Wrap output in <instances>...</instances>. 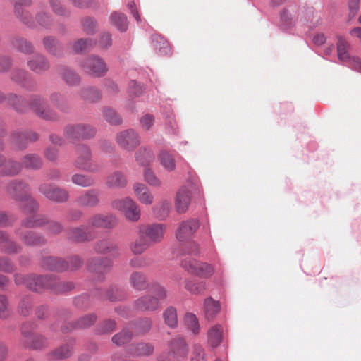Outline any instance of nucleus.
Returning <instances> with one entry per match:
<instances>
[{
  "label": "nucleus",
  "instance_id": "1",
  "mask_svg": "<svg viewBox=\"0 0 361 361\" xmlns=\"http://www.w3.org/2000/svg\"><path fill=\"white\" fill-rule=\"evenodd\" d=\"M8 192L16 200L21 202V207L26 212L35 211L38 208V204L29 195L28 185L20 180L10 183Z\"/></svg>",
  "mask_w": 361,
  "mask_h": 361
},
{
  "label": "nucleus",
  "instance_id": "2",
  "mask_svg": "<svg viewBox=\"0 0 361 361\" xmlns=\"http://www.w3.org/2000/svg\"><path fill=\"white\" fill-rule=\"evenodd\" d=\"M114 209L121 211L125 217L133 222L140 218V209L137 204L130 197L117 199L112 202Z\"/></svg>",
  "mask_w": 361,
  "mask_h": 361
},
{
  "label": "nucleus",
  "instance_id": "3",
  "mask_svg": "<svg viewBox=\"0 0 361 361\" xmlns=\"http://www.w3.org/2000/svg\"><path fill=\"white\" fill-rule=\"evenodd\" d=\"M83 71L93 77L104 76L108 71L104 60L98 56H90L85 58L80 64Z\"/></svg>",
  "mask_w": 361,
  "mask_h": 361
},
{
  "label": "nucleus",
  "instance_id": "4",
  "mask_svg": "<svg viewBox=\"0 0 361 361\" xmlns=\"http://www.w3.org/2000/svg\"><path fill=\"white\" fill-rule=\"evenodd\" d=\"M78 157L74 162L75 166L80 170L90 173H97L99 167L91 161L92 154L90 149L85 145H80L77 148Z\"/></svg>",
  "mask_w": 361,
  "mask_h": 361
},
{
  "label": "nucleus",
  "instance_id": "5",
  "mask_svg": "<svg viewBox=\"0 0 361 361\" xmlns=\"http://www.w3.org/2000/svg\"><path fill=\"white\" fill-rule=\"evenodd\" d=\"M182 266L189 273L201 277H209L214 272V267L211 264L192 259H185L182 262Z\"/></svg>",
  "mask_w": 361,
  "mask_h": 361
},
{
  "label": "nucleus",
  "instance_id": "6",
  "mask_svg": "<svg viewBox=\"0 0 361 361\" xmlns=\"http://www.w3.org/2000/svg\"><path fill=\"white\" fill-rule=\"evenodd\" d=\"M171 349L170 352L163 353L159 361H180L185 357L188 352L185 343L181 338H176L171 341Z\"/></svg>",
  "mask_w": 361,
  "mask_h": 361
},
{
  "label": "nucleus",
  "instance_id": "7",
  "mask_svg": "<svg viewBox=\"0 0 361 361\" xmlns=\"http://www.w3.org/2000/svg\"><path fill=\"white\" fill-rule=\"evenodd\" d=\"M151 244L157 243L162 240L164 236L166 226L161 224L140 225L137 227Z\"/></svg>",
  "mask_w": 361,
  "mask_h": 361
},
{
  "label": "nucleus",
  "instance_id": "8",
  "mask_svg": "<svg viewBox=\"0 0 361 361\" xmlns=\"http://www.w3.org/2000/svg\"><path fill=\"white\" fill-rule=\"evenodd\" d=\"M88 226L94 228H112L118 224V219L113 214H97L89 218Z\"/></svg>",
  "mask_w": 361,
  "mask_h": 361
},
{
  "label": "nucleus",
  "instance_id": "9",
  "mask_svg": "<svg viewBox=\"0 0 361 361\" xmlns=\"http://www.w3.org/2000/svg\"><path fill=\"white\" fill-rule=\"evenodd\" d=\"M116 140L119 147L127 151L133 150L140 144L138 135L131 129L118 133Z\"/></svg>",
  "mask_w": 361,
  "mask_h": 361
},
{
  "label": "nucleus",
  "instance_id": "10",
  "mask_svg": "<svg viewBox=\"0 0 361 361\" xmlns=\"http://www.w3.org/2000/svg\"><path fill=\"white\" fill-rule=\"evenodd\" d=\"M39 190L47 198L57 202H66L69 197L67 190L49 184H42Z\"/></svg>",
  "mask_w": 361,
  "mask_h": 361
},
{
  "label": "nucleus",
  "instance_id": "11",
  "mask_svg": "<svg viewBox=\"0 0 361 361\" xmlns=\"http://www.w3.org/2000/svg\"><path fill=\"white\" fill-rule=\"evenodd\" d=\"M200 226L197 219H189L183 221L176 231V238L180 241H185L190 238Z\"/></svg>",
  "mask_w": 361,
  "mask_h": 361
},
{
  "label": "nucleus",
  "instance_id": "12",
  "mask_svg": "<svg viewBox=\"0 0 361 361\" xmlns=\"http://www.w3.org/2000/svg\"><path fill=\"white\" fill-rule=\"evenodd\" d=\"M68 237L69 239L79 243L91 241L95 238L96 233L88 225L87 226H81L71 229L68 231Z\"/></svg>",
  "mask_w": 361,
  "mask_h": 361
},
{
  "label": "nucleus",
  "instance_id": "13",
  "mask_svg": "<svg viewBox=\"0 0 361 361\" xmlns=\"http://www.w3.org/2000/svg\"><path fill=\"white\" fill-rule=\"evenodd\" d=\"M27 287L33 291H41L44 288H54L56 282L51 277L29 275Z\"/></svg>",
  "mask_w": 361,
  "mask_h": 361
},
{
  "label": "nucleus",
  "instance_id": "14",
  "mask_svg": "<svg viewBox=\"0 0 361 361\" xmlns=\"http://www.w3.org/2000/svg\"><path fill=\"white\" fill-rule=\"evenodd\" d=\"M45 223L47 224V228L49 232L53 234L59 233L62 230V226L54 221H47L44 216H32L30 219L25 220L23 224L25 227H34L44 225Z\"/></svg>",
  "mask_w": 361,
  "mask_h": 361
},
{
  "label": "nucleus",
  "instance_id": "15",
  "mask_svg": "<svg viewBox=\"0 0 361 361\" xmlns=\"http://www.w3.org/2000/svg\"><path fill=\"white\" fill-rule=\"evenodd\" d=\"M99 192L96 189H90L85 191L75 200V202L80 207H94L99 203Z\"/></svg>",
  "mask_w": 361,
  "mask_h": 361
},
{
  "label": "nucleus",
  "instance_id": "16",
  "mask_svg": "<svg viewBox=\"0 0 361 361\" xmlns=\"http://www.w3.org/2000/svg\"><path fill=\"white\" fill-rule=\"evenodd\" d=\"M31 107L40 117L52 120L56 118V114L47 108L44 99L39 96H34L31 99Z\"/></svg>",
  "mask_w": 361,
  "mask_h": 361
},
{
  "label": "nucleus",
  "instance_id": "17",
  "mask_svg": "<svg viewBox=\"0 0 361 361\" xmlns=\"http://www.w3.org/2000/svg\"><path fill=\"white\" fill-rule=\"evenodd\" d=\"M135 306L142 311H155L159 308L160 305L154 296L146 295L136 300Z\"/></svg>",
  "mask_w": 361,
  "mask_h": 361
},
{
  "label": "nucleus",
  "instance_id": "18",
  "mask_svg": "<svg viewBox=\"0 0 361 361\" xmlns=\"http://www.w3.org/2000/svg\"><path fill=\"white\" fill-rule=\"evenodd\" d=\"M133 191L137 199L144 204L150 205L154 202V195L143 183H136L133 185Z\"/></svg>",
  "mask_w": 361,
  "mask_h": 361
},
{
  "label": "nucleus",
  "instance_id": "19",
  "mask_svg": "<svg viewBox=\"0 0 361 361\" xmlns=\"http://www.w3.org/2000/svg\"><path fill=\"white\" fill-rule=\"evenodd\" d=\"M176 152H171L166 149L160 151L158 159L161 166L168 171L173 172L176 169Z\"/></svg>",
  "mask_w": 361,
  "mask_h": 361
},
{
  "label": "nucleus",
  "instance_id": "20",
  "mask_svg": "<svg viewBox=\"0 0 361 361\" xmlns=\"http://www.w3.org/2000/svg\"><path fill=\"white\" fill-rule=\"evenodd\" d=\"M190 202V192L185 187L181 188L176 193V209L181 214L185 212Z\"/></svg>",
  "mask_w": 361,
  "mask_h": 361
},
{
  "label": "nucleus",
  "instance_id": "21",
  "mask_svg": "<svg viewBox=\"0 0 361 361\" xmlns=\"http://www.w3.org/2000/svg\"><path fill=\"white\" fill-rule=\"evenodd\" d=\"M137 234V238L130 245V249L134 255L142 254L152 245L147 238L143 233H141V231L138 228Z\"/></svg>",
  "mask_w": 361,
  "mask_h": 361
},
{
  "label": "nucleus",
  "instance_id": "22",
  "mask_svg": "<svg viewBox=\"0 0 361 361\" xmlns=\"http://www.w3.org/2000/svg\"><path fill=\"white\" fill-rule=\"evenodd\" d=\"M112 262L110 259L104 257L94 258L90 260L88 269L90 271L103 274L108 271L111 267Z\"/></svg>",
  "mask_w": 361,
  "mask_h": 361
},
{
  "label": "nucleus",
  "instance_id": "23",
  "mask_svg": "<svg viewBox=\"0 0 361 361\" xmlns=\"http://www.w3.org/2000/svg\"><path fill=\"white\" fill-rule=\"evenodd\" d=\"M94 250L97 252L102 254H111L113 255H118L119 254L118 245L108 239H103L97 242Z\"/></svg>",
  "mask_w": 361,
  "mask_h": 361
},
{
  "label": "nucleus",
  "instance_id": "24",
  "mask_svg": "<svg viewBox=\"0 0 361 361\" xmlns=\"http://www.w3.org/2000/svg\"><path fill=\"white\" fill-rule=\"evenodd\" d=\"M38 139V135L33 132L17 133L13 135L12 142L18 149L25 148L29 142H35Z\"/></svg>",
  "mask_w": 361,
  "mask_h": 361
},
{
  "label": "nucleus",
  "instance_id": "25",
  "mask_svg": "<svg viewBox=\"0 0 361 361\" xmlns=\"http://www.w3.org/2000/svg\"><path fill=\"white\" fill-rule=\"evenodd\" d=\"M126 184V177L121 171H114L106 177V185L109 188H123Z\"/></svg>",
  "mask_w": 361,
  "mask_h": 361
},
{
  "label": "nucleus",
  "instance_id": "26",
  "mask_svg": "<svg viewBox=\"0 0 361 361\" xmlns=\"http://www.w3.org/2000/svg\"><path fill=\"white\" fill-rule=\"evenodd\" d=\"M29 68L37 73H42L49 68L47 59L41 54L36 55L27 62Z\"/></svg>",
  "mask_w": 361,
  "mask_h": 361
},
{
  "label": "nucleus",
  "instance_id": "27",
  "mask_svg": "<svg viewBox=\"0 0 361 361\" xmlns=\"http://www.w3.org/2000/svg\"><path fill=\"white\" fill-rule=\"evenodd\" d=\"M223 338V327L220 324L212 326L207 332L208 343L213 348L220 345Z\"/></svg>",
  "mask_w": 361,
  "mask_h": 361
},
{
  "label": "nucleus",
  "instance_id": "28",
  "mask_svg": "<svg viewBox=\"0 0 361 361\" xmlns=\"http://www.w3.org/2000/svg\"><path fill=\"white\" fill-rule=\"evenodd\" d=\"M43 266L47 269L56 271H63L68 268V265L66 262L54 257L44 258Z\"/></svg>",
  "mask_w": 361,
  "mask_h": 361
},
{
  "label": "nucleus",
  "instance_id": "29",
  "mask_svg": "<svg viewBox=\"0 0 361 361\" xmlns=\"http://www.w3.org/2000/svg\"><path fill=\"white\" fill-rule=\"evenodd\" d=\"M43 45L47 52L53 56H60L62 47L59 41L53 37H46L43 39Z\"/></svg>",
  "mask_w": 361,
  "mask_h": 361
},
{
  "label": "nucleus",
  "instance_id": "30",
  "mask_svg": "<svg viewBox=\"0 0 361 361\" xmlns=\"http://www.w3.org/2000/svg\"><path fill=\"white\" fill-rule=\"evenodd\" d=\"M110 23L121 32H126L128 29V22L125 14L114 12L109 18Z\"/></svg>",
  "mask_w": 361,
  "mask_h": 361
},
{
  "label": "nucleus",
  "instance_id": "31",
  "mask_svg": "<svg viewBox=\"0 0 361 361\" xmlns=\"http://www.w3.org/2000/svg\"><path fill=\"white\" fill-rule=\"evenodd\" d=\"M130 282L134 288L140 290H145L148 286L145 275L139 271H135L130 275Z\"/></svg>",
  "mask_w": 361,
  "mask_h": 361
},
{
  "label": "nucleus",
  "instance_id": "32",
  "mask_svg": "<svg viewBox=\"0 0 361 361\" xmlns=\"http://www.w3.org/2000/svg\"><path fill=\"white\" fill-rule=\"evenodd\" d=\"M0 247L8 253H17L20 250V247L11 241L8 235L2 231H0Z\"/></svg>",
  "mask_w": 361,
  "mask_h": 361
},
{
  "label": "nucleus",
  "instance_id": "33",
  "mask_svg": "<svg viewBox=\"0 0 361 361\" xmlns=\"http://www.w3.org/2000/svg\"><path fill=\"white\" fill-rule=\"evenodd\" d=\"M220 304L212 298H207L204 301V312L206 318L212 319L219 312Z\"/></svg>",
  "mask_w": 361,
  "mask_h": 361
},
{
  "label": "nucleus",
  "instance_id": "34",
  "mask_svg": "<svg viewBox=\"0 0 361 361\" xmlns=\"http://www.w3.org/2000/svg\"><path fill=\"white\" fill-rule=\"evenodd\" d=\"M22 162L25 167L31 169H39L42 166V161L41 158L35 154L25 155L23 158Z\"/></svg>",
  "mask_w": 361,
  "mask_h": 361
},
{
  "label": "nucleus",
  "instance_id": "35",
  "mask_svg": "<svg viewBox=\"0 0 361 361\" xmlns=\"http://www.w3.org/2000/svg\"><path fill=\"white\" fill-rule=\"evenodd\" d=\"M71 181L75 185L82 188H87L93 185L95 183L94 179L88 175L75 173L72 176Z\"/></svg>",
  "mask_w": 361,
  "mask_h": 361
},
{
  "label": "nucleus",
  "instance_id": "36",
  "mask_svg": "<svg viewBox=\"0 0 361 361\" xmlns=\"http://www.w3.org/2000/svg\"><path fill=\"white\" fill-rule=\"evenodd\" d=\"M348 48L349 44L348 42L342 37H339L338 38L337 42V53L338 57L340 60L346 61L348 60H350L349 54H348Z\"/></svg>",
  "mask_w": 361,
  "mask_h": 361
},
{
  "label": "nucleus",
  "instance_id": "37",
  "mask_svg": "<svg viewBox=\"0 0 361 361\" xmlns=\"http://www.w3.org/2000/svg\"><path fill=\"white\" fill-rule=\"evenodd\" d=\"M30 0H16L15 2V11L18 17L25 23L29 24L30 16L27 12L22 10L21 6L23 5L27 6L30 4Z\"/></svg>",
  "mask_w": 361,
  "mask_h": 361
},
{
  "label": "nucleus",
  "instance_id": "38",
  "mask_svg": "<svg viewBox=\"0 0 361 361\" xmlns=\"http://www.w3.org/2000/svg\"><path fill=\"white\" fill-rule=\"evenodd\" d=\"M73 353V347L71 345H62L53 350L51 354L52 360H62L69 357Z\"/></svg>",
  "mask_w": 361,
  "mask_h": 361
},
{
  "label": "nucleus",
  "instance_id": "39",
  "mask_svg": "<svg viewBox=\"0 0 361 361\" xmlns=\"http://www.w3.org/2000/svg\"><path fill=\"white\" fill-rule=\"evenodd\" d=\"M81 130H82V128L79 127V124L70 125L65 128L64 135L66 139L73 142L82 139Z\"/></svg>",
  "mask_w": 361,
  "mask_h": 361
},
{
  "label": "nucleus",
  "instance_id": "40",
  "mask_svg": "<svg viewBox=\"0 0 361 361\" xmlns=\"http://www.w3.org/2000/svg\"><path fill=\"white\" fill-rule=\"evenodd\" d=\"M12 43L18 50L24 54H29L34 51L32 44L23 37L15 38Z\"/></svg>",
  "mask_w": 361,
  "mask_h": 361
},
{
  "label": "nucleus",
  "instance_id": "41",
  "mask_svg": "<svg viewBox=\"0 0 361 361\" xmlns=\"http://www.w3.org/2000/svg\"><path fill=\"white\" fill-rule=\"evenodd\" d=\"M163 317L166 325L169 327L174 328L178 324V317L176 310L173 307L166 308L164 313Z\"/></svg>",
  "mask_w": 361,
  "mask_h": 361
},
{
  "label": "nucleus",
  "instance_id": "42",
  "mask_svg": "<svg viewBox=\"0 0 361 361\" xmlns=\"http://www.w3.org/2000/svg\"><path fill=\"white\" fill-rule=\"evenodd\" d=\"M26 342L34 348H41L47 345V340L42 336L35 334H30L25 336Z\"/></svg>",
  "mask_w": 361,
  "mask_h": 361
},
{
  "label": "nucleus",
  "instance_id": "43",
  "mask_svg": "<svg viewBox=\"0 0 361 361\" xmlns=\"http://www.w3.org/2000/svg\"><path fill=\"white\" fill-rule=\"evenodd\" d=\"M170 209H171L170 202L166 200H164L160 201L154 207V212L160 219H164L168 216Z\"/></svg>",
  "mask_w": 361,
  "mask_h": 361
},
{
  "label": "nucleus",
  "instance_id": "44",
  "mask_svg": "<svg viewBox=\"0 0 361 361\" xmlns=\"http://www.w3.org/2000/svg\"><path fill=\"white\" fill-rule=\"evenodd\" d=\"M81 97L90 102H95L102 98L100 92L94 87H87L82 90Z\"/></svg>",
  "mask_w": 361,
  "mask_h": 361
},
{
  "label": "nucleus",
  "instance_id": "45",
  "mask_svg": "<svg viewBox=\"0 0 361 361\" xmlns=\"http://www.w3.org/2000/svg\"><path fill=\"white\" fill-rule=\"evenodd\" d=\"M95 44V42L92 39H80L75 42L73 45V50L76 53L87 51Z\"/></svg>",
  "mask_w": 361,
  "mask_h": 361
},
{
  "label": "nucleus",
  "instance_id": "46",
  "mask_svg": "<svg viewBox=\"0 0 361 361\" xmlns=\"http://www.w3.org/2000/svg\"><path fill=\"white\" fill-rule=\"evenodd\" d=\"M152 42L155 49L158 50V51L161 54H166L169 49L168 42L161 35H153Z\"/></svg>",
  "mask_w": 361,
  "mask_h": 361
},
{
  "label": "nucleus",
  "instance_id": "47",
  "mask_svg": "<svg viewBox=\"0 0 361 361\" xmlns=\"http://www.w3.org/2000/svg\"><path fill=\"white\" fill-rule=\"evenodd\" d=\"M130 350L135 355H149L152 353L154 347L149 343H139L133 347Z\"/></svg>",
  "mask_w": 361,
  "mask_h": 361
},
{
  "label": "nucleus",
  "instance_id": "48",
  "mask_svg": "<svg viewBox=\"0 0 361 361\" xmlns=\"http://www.w3.org/2000/svg\"><path fill=\"white\" fill-rule=\"evenodd\" d=\"M103 115L105 120L111 125H118L121 123L120 116L111 108H104Z\"/></svg>",
  "mask_w": 361,
  "mask_h": 361
},
{
  "label": "nucleus",
  "instance_id": "49",
  "mask_svg": "<svg viewBox=\"0 0 361 361\" xmlns=\"http://www.w3.org/2000/svg\"><path fill=\"white\" fill-rule=\"evenodd\" d=\"M185 322L193 334H197L199 333V322L195 314L192 313H187L185 316Z\"/></svg>",
  "mask_w": 361,
  "mask_h": 361
},
{
  "label": "nucleus",
  "instance_id": "50",
  "mask_svg": "<svg viewBox=\"0 0 361 361\" xmlns=\"http://www.w3.org/2000/svg\"><path fill=\"white\" fill-rule=\"evenodd\" d=\"M136 160L142 165L148 164L152 159L151 151L140 148L135 154Z\"/></svg>",
  "mask_w": 361,
  "mask_h": 361
},
{
  "label": "nucleus",
  "instance_id": "51",
  "mask_svg": "<svg viewBox=\"0 0 361 361\" xmlns=\"http://www.w3.org/2000/svg\"><path fill=\"white\" fill-rule=\"evenodd\" d=\"M185 289L192 294H200L204 289L205 286L203 283H197L193 280H188L185 281Z\"/></svg>",
  "mask_w": 361,
  "mask_h": 361
},
{
  "label": "nucleus",
  "instance_id": "52",
  "mask_svg": "<svg viewBox=\"0 0 361 361\" xmlns=\"http://www.w3.org/2000/svg\"><path fill=\"white\" fill-rule=\"evenodd\" d=\"M61 74L63 79L68 85H75L80 81L79 76L71 69L66 68H63Z\"/></svg>",
  "mask_w": 361,
  "mask_h": 361
},
{
  "label": "nucleus",
  "instance_id": "53",
  "mask_svg": "<svg viewBox=\"0 0 361 361\" xmlns=\"http://www.w3.org/2000/svg\"><path fill=\"white\" fill-rule=\"evenodd\" d=\"M21 239L28 245H36L44 242V239L42 237L36 235L31 231H27L21 237Z\"/></svg>",
  "mask_w": 361,
  "mask_h": 361
},
{
  "label": "nucleus",
  "instance_id": "54",
  "mask_svg": "<svg viewBox=\"0 0 361 361\" xmlns=\"http://www.w3.org/2000/svg\"><path fill=\"white\" fill-rule=\"evenodd\" d=\"M145 180L153 187H160L161 185V181L155 175V173L149 169H146L144 171Z\"/></svg>",
  "mask_w": 361,
  "mask_h": 361
},
{
  "label": "nucleus",
  "instance_id": "55",
  "mask_svg": "<svg viewBox=\"0 0 361 361\" xmlns=\"http://www.w3.org/2000/svg\"><path fill=\"white\" fill-rule=\"evenodd\" d=\"M82 26L86 33L94 34L97 29V23L92 18L87 17L82 20Z\"/></svg>",
  "mask_w": 361,
  "mask_h": 361
},
{
  "label": "nucleus",
  "instance_id": "56",
  "mask_svg": "<svg viewBox=\"0 0 361 361\" xmlns=\"http://www.w3.org/2000/svg\"><path fill=\"white\" fill-rule=\"evenodd\" d=\"M131 336V333L128 330L124 329L121 332L114 336L112 341L116 345H121L128 343L130 340Z\"/></svg>",
  "mask_w": 361,
  "mask_h": 361
},
{
  "label": "nucleus",
  "instance_id": "57",
  "mask_svg": "<svg viewBox=\"0 0 361 361\" xmlns=\"http://www.w3.org/2000/svg\"><path fill=\"white\" fill-rule=\"evenodd\" d=\"M10 316L9 303L5 295H0V318L5 319Z\"/></svg>",
  "mask_w": 361,
  "mask_h": 361
},
{
  "label": "nucleus",
  "instance_id": "58",
  "mask_svg": "<svg viewBox=\"0 0 361 361\" xmlns=\"http://www.w3.org/2000/svg\"><path fill=\"white\" fill-rule=\"evenodd\" d=\"M192 360L194 361H207L206 354L200 345L195 344L193 345Z\"/></svg>",
  "mask_w": 361,
  "mask_h": 361
},
{
  "label": "nucleus",
  "instance_id": "59",
  "mask_svg": "<svg viewBox=\"0 0 361 361\" xmlns=\"http://www.w3.org/2000/svg\"><path fill=\"white\" fill-rule=\"evenodd\" d=\"M79 127L82 128L81 130L82 139H90L93 137L96 134V130L94 127L88 124H79Z\"/></svg>",
  "mask_w": 361,
  "mask_h": 361
},
{
  "label": "nucleus",
  "instance_id": "60",
  "mask_svg": "<svg viewBox=\"0 0 361 361\" xmlns=\"http://www.w3.org/2000/svg\"><path fill=\"white\" fill-rule=\"evenodd\" d=\"M36 20L39 25L44 27H49L52 23L51 17L45 13H39L36 17Z\"/></svg>",
  "mask_w": 361,
  "mask_h": 361
},
{
  "label": "nucleus",
  "instance_id": "61",
  "mask_svg": "<svg viewBox=\"0 0 361 361\" xmlns=\"http://www.w3.org/2000/svg\"><path fill=\"white\" fill-rule=\"evenodd\" d=\"M6 168V174L14 175L18 173L21 171L22 166L18 162L11 161L7 163Z\"/></svg>",
  "mask_w": 361,
  "mask_h": 361
},
{
  "label": "nucleus",
  "instance_id": "62",
  "mask_svg": "<svg viewBox=\"0 0 361 361\" xmlns=\"http://www.w3.org/2000/svg\"><path fill=\"white\" fill-rule=\"evenodd\" d=\"M140 125L142 129L148 130L154 124V117L151 114H145L140 118Z\"/></svg>",
  "mask_w": 361,
  "mask_h": 361
},
{
  "label": "nucleus",
  "instance_id": "63",
  "mask_svg": "<svg viewBox=\"0 0 361 361\" xmlns=\"http://www.w3.org/2000/svg\"><path fill=\"white\" fill-rule=\"evenodd\" d=\"M50 99L54 105L61 109L62 110L64 109L66 101L64 97L61 94L58 92L52 93L50 96Z\"/></svg>",
  "mask_w": 361,
  "mask_h": 361
},
{
  "label": "nucleus",
  "instance_id": "64",
  "mask_svg": "<svg viewBox=\"0 0 361 361\" xmlns=\"http://www.w3.org/2000/svg\"><path fill=\"white\" fill-rule=\"evenodd\" d=\"M112 44L111 35L109 32H103L99 38V45L102 49H106Z\"/></svg>",
  "mask_w": 361,
  "mask_h": 361
}]
</instances>
